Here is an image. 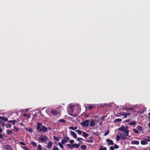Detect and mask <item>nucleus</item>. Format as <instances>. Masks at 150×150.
<instances>
[{
    "mask_svg": "<svg viewBox=\"0 0 150 150\" xmlns=\"http://www.w3.org/2000/svg\"><path fill=\"white\" fill-rule=\"evenodd\" d=\"M37 124L36 129L38 133L46 132L47 130L46 127L42 125V123L40 122H38Z\"/></svg>",
    "mask_w": 150,
    "mask_h": 150,
    "instance_id": "nucleus-1",
    "label": "nucleus"
},
{
    "mask_svg": "<svg viewBox=\"0 0 150 150\" xmlns=\"http://www.w3.org/2000/svg\"><path fill=\"white\" fill-rule=\"evenodd\" d=\"M39 140L40 141L41 143H45L47 140L49 139L46 136L42 135L41 136L38 138Z\"/></svg>",
    "mask_w": 150,
    "mask_h": 150,
    "instance_id": "nucleus-2",
    "label": "nucleus"
},
{
    "mask_svg": "<svg viewBox=\"0 0 150 150\" xmlns=\"http://www.w3.org/2000/svg\"><path fill=\"white\" fill-rule=\"evenodd\" d=\"M71 110L72 112L69 115H70L73 117H76L78 115V114L80 113V111L81 110V108H79V107H77V111L76 113H74L73 112L74 110L72 108H71Z\"/></svg>",
    "mask_w": 150,
    "mask_h": 150,
    "instance_id": "nucleus-3",
    "label": "nucleus"
},
{
    "mask_svg": "<svg viewBox=\"0 0 150 150\" xmlns=\"http://www.w3.org/2000/svg\"><path fill=\"white\" fill-rule=\"evenodd\" d=\"M90 121V120L88 119L81 122L80 124L83 127H87L89 124Z\"/></svg>",
    "mask_w": 150,
    "mask_h": 150,
    "instance_id": "nucleus-4",
    "label": "nucleus"
},
{
    "mask_svg": "<svg viewBox=\"0 0 150 150\" xmlns=\"http://www.w3.org/2000/svg\"><path fill=\"white\" fill-rule=\"evenodd\" d=\"M150 142V139H144L142 140L141 142V144L142 145H144L148 144V142Z\"/></svg>",
    "mask_w": 150,
    "mask_h": 150,
    "instance_id": "nucleus-5",
    "label": "nucleus"
},
{
    "mask_svg": "<svg viewBox=\"0 0 150 150\" xmlns=\"http://www.w3.org/2000/svg\"><path fill=\"white\" fill-rule=\"evenodd\" d=\"M106 142L108 143V145H112L114 144L113 141L110 139H107L106 140Z\"/></svg>",
    "mask_w": 150,
    "mask_h": 150,
    "instance_id": "nucleus-6",
    "label": "nucleus"
},
{
    "mask_svg": "<svg viewBox=\"0 0 150 150\" xmlns=\"http://www.w3.org/2000/svg\"><path fill=\"white\" fill-rule=\"evenodd\" d=\"M13 131H15V130L14 129H12V130H7L6 131L7 135H10L13 134Z\"/></svg>",
    "mask_w": 150,
    "mask_h": 150,
    "instance_id": "nucleus-7",
    "label": "nucleus"
},
{
    "mask_svg": "<svg viewBox=\"0 0 150 150\" xmlns=\"http://www.w3.org/2000/svg\"><path fill=\"white\" fill-rule=\"evenodd\" d=\"M126 129H125V127L123 125H122L118 129V130H120L122 132H123Z\"/></svg>",
    "mask_w": 150,
    "mask_h": 150,
    "instance_id": "nucleus-8",
    "label": "nucleus"
},
{
    "mask_svg": "<svg viewBox=\"0 0 150 150\" xmlns=\"http://www.w3.org/2000/svg\"><path fill=\"white\" fill-rule=\"evenodd\" d=\"M4 148L5 149L7 150H13L11 146L9 145H7L4 146Z\"/></svg>",
    "mask_w": 150,
    "mask_h": 150,
    "instance_id": "nucleus-9",
    "label": "nucleus"
},
{
    "mask_svg": "<svg viewBox=\"0 0 150 150\" xmlns=\"http://www.w3.org/2000/svg\"><path fill=\"white\" fill-rule=\"evenodd\" d=\"M51 113L53 115H55L58 114V111L55 110H52L51 111Z\"/></svg>",
    "mask_w": 150,
    "mask_h": 150,
    "instance_id": "nucleus-10",
    "label": "nucleus"
},
{
    "mask_svg": "<svg viewBox=\"0 0 150 150\" xmlns=\"http://www.w3.org/2000/svg\"><path fill=\"white\" fill-rule=\"evenodd\" d=\"M123 132H124V135L125 136H129V130L128 129H126Z\"/></svg>",
    "mask_w": 150,
    "mask_h": 150,
    "instance_id": "nucleus-11",
    "label": "nucleus"
},
{
    "mask_svg": "<svg viewBox=\"0 0 150 150\" xmlns=\"http://www.w3.org/2000/svg\"><path fill=\"white\" fill-rule=\"evenodd\" d=\"M95 125V122L94 120H93L92 119L91 120L90 123V126L91 127H93Z\"/></svg>",
    "mask_w": 150,
    "mask_h": 150,
    "instance_id": "nucleus-12",
    "label": "nucleus"
},
{
    "mask_svg": "<svg viewBox=\"0 0 150 150\" xmlns=\"http://www.w3.org/2000/svg\"><path fill=\"white\" fill-rule=\"evenodd\" d=\"M89 140H86V142L92 143L93 142V136H91L90 137H89Z\"/></svg>",
    "mask_w": 150,
    "mask_h": 150,
    "instance_id": "nucleus-13",
    "label": "nucleus"
},
{
    "mask_svg": "<svg viewBox=\"0 0 150 150\" xmlns=\"http://www.w3.org/2000/svg\"><path fill=\"white\" fill-rule=\"evenodd\" d=\"M70 133L75 139H76V138L77 135L75 132L73 131H71Z\"/></svg>",
    "mask_w": 150,
    "mask_h": 150,
    "instance_id": "nucleus-14",
    "label": "nucleus"
},
{
    "mask_svg": "<svg viewBox=\"0 0 150 150\" xmlns=\"http://www.w3.org/2000/svg\"><path fill=\"white\" fill-rule=\"evenodd\" d=\"M131 144H132L138 145L139 144V141H138L133 140L132 141Z\"/></svg>",
    "mask_w": 150,
    "mask_h": 150,
    "instance_id": "nucleus-15",
    "label": "nucleus"
},
{
    "mask_svg": "<svg viewBox=\"0 0 150 150\" xmlns=\"http://www.w3.org/2000/svg\"><path fill=\"white\" fill-rule=\"evenodd\" d=\"M52 145V142H49L47 144V145L46 146V147L47 148H49Z\"/></svg>",
    "mask_w": 150,
    "mask_h": 150,
    "instance_id": "nucleus-16",
    "label": "nucleus"
},
{
    "mask_svg": "<svg viewBox=\"0 0 150 150\" xmlns=\"http://www.w3.org/2000/svg\"><path fill=\"white\" fill-rule=\"evenodd\" d=\"M83 133V136L84 137H86L89 136V134H88L84 132H82Z\"/></svg>",
    "mask_w": 150,
    "mask_h": 150,
    "instance_id": "nucleus-17",
    "label": "nucleus"
},
{
    "mask_svg": "<svg viewBox=\"0 0 150 150\" xmlns=\"http://www.w3.org/2000/svg\"><path fill=\"white\" fill-rule=\"evenodd\" d=\"M95 107V105L93 104L90 105L88 106V109L89 110L94 108Z\"/></svg>",
    "mask_w": 150,
    "mask_h": 150,
    "instance_id": "nucleus-18",
    "label": "nucleus"
},
{
    "mask_svg": "<svg viewBox=\"0 0 150 150\" xmlns=\"http://www.w3.org/2000/svg\"><path fill=\"white\" fill-rule=\"evenodd\" d=\"M16 121L15 120H10L8 121V122L12 123L13 125H14L15 124V122Z\"/></svg>",
    "mask_w": 150,
    "mask_h": 150,
    "instance_id": "nucleus-19",
    "label": "nucleus"
},
{
    "mask_svg": "<svg viewBox=\"0 0 150 150\" xmlns=\"http://www.w3.org/2000/svg\"><path fill=\"white\" fill-rule=\"evenodd\" d=\"M67 146L70 148L72 149H73L74 147V144H68L67 145Z\"/></svg>",
    "mask_w": 150,
    "mask_h": 150,
    "instance_id": "nucleus-20",
    "label": "nucleus"
},
{
    "mask_svg": "<svg viewBox=\"0 0 150 150\" xmlns=\"http://www.w3.org/2000/svg\"><path fill=\"white\" fill-rule=\"evenodd\" d=\"M69 128L72 130H75L77 129V127L76 126L74 127H69Z\"/></svg>",
    "mask_w": 150,
    "mask_h": 150,
    "instance_id": "nucleus-21",
    "label": "nucleus"
},
{
    "mask_svg": "<svg viewBox=\"0 0 150 150\" xmlns=\"http://www.w3.org/2000/svg\"><path fill=\"white\" fill-rule=\"evenodd\" d=\"M33 146H34L35 147H36L37 146V143L35 142H31L30 143Z\"/></svg>",
    "mask_w": 150,
    "mask_h": 150,
    "instance_id": "nucleus-22",
    "label": "nucleus"
},
{
    "mask_svg": "<svg viewBox=\"0 0 150 150\" xmlns=\"http://www.w3.org/2000/svg\"><path fill=\"white\" fill-rule=\"evenodd\" d=\"M86 147V146L85 145H81V148L83 150H85Z\"/></svg>",
    "mask_w": 150,
    "mask_h": 150,
    "instance_id": "nucleus-23",
    "label": "nucleus"
},
{
    "mask_svg": "<svg viewBox=\"0 0 150 150\" xmlns=\"http://www.w3.org/2000/svg\"><path fill=\"white\" fill-rule=\"evenodd\" d=\"M0 119L5 121H7L8 120V118L6 117H4L0 116Z\"/></svg>",
    "mask_w": 150,
    "mask_h": 150,
    "instance_id": "nucleus-24",
    "label": "nucleus"
},
{
    "mask_svg": "<svg viewBox=\"0 0 150 150\" xmlns=\"http://www.w3.org/2000/svg\"><path fill=\"white\" fill-rule=\"evenodd\" d=\"M37 150H42V149L41 145L40 144H38V148L37 149Z\"/></svg>",
    "mask_w": 150,
    "mask_h": 150,
    "instance_id": "nucleus-25",
    "label": "nucleus"
},
{
    "mask_svg": "<svg viewBox=\"0 0 150 150\" xmlns=\"http://www.w3.org/2000/svg\"><path fill=\"white\" fill-rule=\"evenodd\" d=\"M136 125V122L135 121L129 123V125Z\"/></svg>",
    "mask_w": 150,
    "mask_h": 150,
    "instance_id": "nucleus-26",
    "label": "nucleus"
},
{
    "mask_svg": "<svg viewBox=\"0 0 150 150\" xmlns=\"http://www.w3.org/2000/svg\"><path fill=\"white\" fill-rule=\"evenodd\" d=\"M122 121V119L120 118H118L116 119L114 121V122H121Z\"/></svg>",
    "mask_w": 150,
    "mask_h": 150,
    "instance_id": "nucleus-27",
    "label": "nucleus"
},
{
    "mask_svg": "<svg viewBox=\"0 0 150 150\" xmlns=\"http://www.w3.org/2000/svg\"><path fill=\"white\" fill-rule=\"evenodd\" d=\"M99 150H107L106 148L105 147H103L102 146H101Z\"/></svg>",
    "mask_w": 150,
    "mask_h": 150,
    "instance_id": "nucleus-28",
    "label": "nucleus"
},
{
    "mask_svg": "<svg viewBox=\"0 0 150 150\" xmlns=\"http://www.w3.org/2000/svg\"><path fill=\"white\" fill-rule=\"evenodd\" d=\"M26 130L29 132H31L33 131V129H32L29 128L26 129Z\"/></svg>",
    "mask_w": 150,
    "mask_h": 150,
    "instance_id": "nucleus-29",
    "label": "nucleus"
},
{
    "mask_svg": "<svg viewBox=\"0 0 150 150\" xmlns=\"http://www.w3.org/2000/svg\"><path fill=\"white\" fill-rule=\"evenodd\" d=\"M74 144V147H75L76 148H78L80 146L79 144Z\"/></svg>",
    "mask_w": 150,
    "mask_h": 150,
    "instance_id": "nucleus-30",
    "label": "nucleus"
},
{
    "mask_svg": "<svg viewBox=\"0 0 150 150\" xmlns=\"http://www.w3.org/2000/svg\"><path fill=\"white\" fill-rule=\"evenodd\" d=\"M75 132H77V133L79 135L82 134V131L79 130H75Z\"/></svg>",
    "mask_w": 150,
    "mask_h": 150,
    "instance_id": "nucleus-31",
    "label": "nucleus"
},
{
    "mask_svg": "<svg viewBox=\"0 0 150 150\" xmlns=\"http://www.w3.org/2000/svg\"><path fill=\"white\" fill-rule=\"evenodd\" d=\"M6 126L7 128H11V125L10 124L7 123L6 125Z\"/></svg>",
    "mask_w": 150,
    "mask_h": 150,
    "instance_id": "nucleus-32",
    "label": "nucleus"
},
{
    "mask_svg": "<svg viewBox=\"0 0 150 150\" xmlns=\"http://www.w3.org/2000/svg\"><path fill=\"white\" fill-rule=\"evenodd\" d=\"M52 150H60L55 145H54L53 148Z\"/></svg>",
    "mask_w": 150,
    "mask_h": 150,
    "instance_id": "nucleus-33",
    "label": "nucleus"
},
{
    "mask_svg": "<svg viewBox=\"0 0 150 150\" xmlns=\"http://www.w3.org/2000/svg\"><path fill=\"white\" fill-rule=\"evenodd\" d=\"M63 144H61L60 142L58 143V144L61 148L63 149L64 148V146H63Z\"/></svg>",
    "mask_w": 150,
    "mask_h": 150,
    "instance_id": "nucleus-34",
    "label": "nucleus"
},
{
    "mask_svg": "<svg viewBox=\"0 0 150 150\" xmlns=\"http://www.w3.org/2000/svg\"><path fill=\"white\" fill-rule=\"evenodd\" d=\"M120 138L121 137L119 135H117L116 136V139L117 141H119L120 139Z\"/></svg>",
    "mask_w": 150,
    "mask_h": 150,
    "instance_id": "nucleus-35",
    "label": "nucleus"
},
{
    "mask_svg": "<svg viewBox=\"0 0 150 150\" xmlns=\"http://www.w3.org/2000/svg\"><path fill=\"white\" fill-rule=\"evenodd\" d=\"M67 141L65 139H62L61 141V142L62 144H64L65 143L67 142Z\"/></svg>",
    "mask_w": 150,
    "mask_h": 150,
    "instance_id": "nucleus-36",
    "label": "nucleus"
},
{
    "mask_svg": "<svg viewBox=\"0 0 150 150\" xmlns=\"http://www.w3.org/2000/svg\"><path fill=\"white\" fill-rule=\"evenodd\" d=\"M80 140H84L81 138H80V137H78L77 138V140L79 141L80 142H82L80 141Z\"/></svg>",
    "mask_w": 150,
    "mask_h": 150,
    "instance_id": "nucleus-37",
    "label": "nucleus"
},
{
    "mask_svg": "<svg viewBox=\"0 0 150 150\" xmlns=\"http://www.w3.org/2000/svg\"><path fill=\"white\" fill-rule=\"evenodd\" d=\"M132 130L135 134H138L139 132V131L138 130L136 129H133Z\"/></svg>",
    "mask_w": 150,
    "mask_h": 150,
    "instance_id": "nucleus-38",
    "label": "nucleus"
},
{
    "mask_svg": "<svg viewBox=\"0 0 150 150\" xmlns=\"http://www.w3.org/2000/svg\"><path fill=\"white\" fill-rule=\"evenodd\" d=\"M58 121L59 122H63L64 123H65L66 122L65 120H64L63 119H60Z\"/></svg>",
    "mask_w": 150,
    "mask_h": 150,
    "instance_id": "nucleus-39",
    "label": "nucleus"
},
{
    "mask_svg": "<svg viewBox=\"0 0 150 150\" xmlns=\"http://www.w3.org/2000/svg\"><path fill=\"white\" fill-rule=\"evenodd\" d=\"M109 133V130H108V131H106V132H105L104 134V135L105 136H106L107 135H108V134Z\"/></svg>",
    "mask_w": 150,
    "mask_h": 150,
    "instance_id": "nucleus-40",
    "label": "nucleus"
},
{
    "mask_svg": "<svg viewBox=\"0 0 150 150\" xmlns=\"http://www.w3.org/2000/svg\"><path fill=\"white\" fill-rule=\"evenodd\" d=\"M133 108H127V107H125V109H124V110H133Z\"/></svg>",
    "mask_w": 150,
    "mask_h": 150,
    "instance_id": "nucleus-41",
    "label": "nucleus"
},
{
    "mask_svg": "<svg viewBox=\"0 0 150 150\" xmlns=\"http://www.w3.org/2000/svg\"><path fill=\"white\" fill-rule=\"evenodd\" d=\"M53 138L56 141H59V139L58 138L56 137V136H53Z\"/></svg>",
    "mask_w": 150,
    "mask_h": 150,
    "instance_id": "nucleus-42",
    "label": "nucleus"
},
{
    "mask_svg": "<svg viewBox=\"0 0 150 150\" xmlns=\"http://www.w3.org/2000/svg\"><path fill=\"white\" fill-rule=\"evenodd\" d=\"M142 127L140 126H137V129L140 131L142 130Z\"/></svg>",
    "mask_w": 150,
    "mask_h": 150,
    "instance_id": "nucleus-43",
    "label": "nucleus"
},
{
    "mask_svg": "<svg viewBox=\"0 0 150 150\" xmlns=\"http://www.w3.org/2000/svg\"><path fill=\"white\" fill-rule=\"evenodd\" d=\"M24 150H29L28 148L26 146H23L22 147Z\"/></svg>",
    "mask_w": 150,
    "mask_h": 150,
    "instance_id": "nucleus-44",
    "label": "nucleus"
},
{
    "mask_svg": "<svg viewBox=\"0 0 150 150\" xmlns=\"http://www.w3.org/2000/svg\"><path fill=\"white\" fill-rule=\"evenodd\" d=\"M119 147V146L118 145L115 144L114 145V148L115 149H117Z\"/></svg>",
    "mask_w": 150,
    "mask_h": 150,
    "instance_id": "nucleus-45",
    "label": "nucleus"
},
{
    "mask_svg": "<svg viewBox=\"0 0 150 150\" xmlns=\"http://www.w3.org/2000/svg\"><path fill=\"white\" fill-rule=\"evenodd\" d=\"M4 123L3 121L0 120V124L2 125L3 126H4Z\"/></svg>",
    "mask_w": 150,
    "mask_h": 150,
    "instance_id": "nucleus-46",
    "label": "nucleus"
},
{
    "mask_svg": "<svg viewBox=\"0 0 150 150\" xmlns=\"http://www.w3.org/2000/svg\"><path fill=\"white\" fill-rule=\"evenodd\" d=\"M63 138L64 139H65V140L66 139V140H69L70 139L69 137H63Z\"/></svg>",
    "mask_w": 150,
    "mask_h": 150,
    "instance_id": "nucleus-47",
    "label": "nucleus"
},
{
    "mask_svg": "<svg viewBox=\"0 0 150 150\" xmlns=\"http://www.w3.org/2000/svg\"><path fill=\"white\" fill-rule=\"evenodd\" d=\"M19 144H21V145H26L25 144V143H24V142H20Z\"/></svg>",
    "mask_w": 150,
    "mask_h": 150,
    "instance_id": "nucleus-48",
    "label": "nucleus"
},
{
    "mask_svg": "<svg viewBox=\"0 0 150 150\" xmlns=\"http://www.w3.org/2000/svg\"><path fill=\"white\" fill-rule=\"evenodd\" d=\"M46 128H47V130H46V132H48L47 131V129H48L50 131H51V128L50 127H46Z\"/></svg>",
    "mask_w": 150,
    "mask_h": 150,
    "instance_id": "nucleus-49",
    "label": "nucleus"
},
{
    "mask_svg": "<svg viewBox=\"0 0 150 150\" xmlns=\"http://www.w3.org/2000/svg\"><path fill=\"white\" fill-rule=\"evenodd\" d=\"M122 115L123 116H124L125 118H126L127 117V116L126 114H125V113L124 112L123 113V114H122Z\"/></svg>",
    "mask_w": 150,
    "mask_h": 150,
    "instance_id": "nucleus-50",
    "label": "nucleus"
},
{
    "mask_svg": "<svg viewBox=\"0 0 150 150\" xmlns=\"http://www.w3.org/2000/svg\"><path fill=\"white\" fill-rule=\"evenodd\" d=\"M74 141L73 140H71L69 141V142L71 144H73L74 143Z\"/></svg>",
    "mask_w": 150,
    "mask_h": 150,
    "instance_id": "nucleus-51",
    "label": "nucleus"
},
{
    "mask_svg": "<svg viewBox=\"0 0 150 150\" xmlns=\"http://www.w3.org/2000/svg\"><path fill=\"white\" fill-rule=\"evenodd\" d=\"M110 150H114V147L112 146H111L110 147Z\"/></svg>",
    "mask_w": 150,
    "mask_h": 150,
    "instance_id": "nucleus-52",
    "label": "nucleus"
},
{
    "mask_svg": "<svg viewBox=\"0 0 150 150\" xmlns=\"http://www.w3.org/2000/svg\"><path fill=\"white\" fill-rule=\"evenodd\" d=\"M125 114H126L127 116H129L131 115V114L129 112L125 113Z\"/></svg>",
    "mask_w": 150,
    "mask_h": 150,
    "instance_id": "nucleus-53",
    "label": "nucleus"
},
{
    "mask_svg": "<svg viewBox=\"0 0 150 150\" xmlns=\"http://www.w3.org/2000/svg\"><path fill=\"white\" fill-rule=\"evenodd\" d=\"M106 117V116H104L102 117L101 118V120H103V119Z\"/></svg>",
    "mask_w": 150,
    "mask_h": 150,
    "instance_id": "nucleus-54",
    "label": "nucleus"
},
{
    "mask_svg": "<svg viewBox=\"0 0 150 150\" xmlns=\"http://www.w3.org/2000/svg\"><path fill=\"white\" fill-rule=\"evenodd\" d=\"M28 118H30V116L29 115H28V114H27V115H26V116Z\"/></svg>",
    "mask_w": 150,
    "mask_h": 150,
    "instance_id": "nucleus-55",
    "label": "nucleus"
},
{
    "mask_svg": "<svg viewBox=\"0 0 150 150\" xmlns=\"http://www.w3.org/2000/svg\"><path fill=\"white\" fill-rule=\"evenodd\" d=\"M3 135L1 134H0V139L3 138Z\"/></svg>",
    "mask_w": 150,
    "mask_h": 150,
    "instance_id": "nucleus-56",
    "label": "nucleus"
},
{
    "mask_svg": "<svg viewBox=\"0 0 150 150\" xmlns=\"http://www.w3.org/2000/svg\"><path fill=\"white\" fill-rule=\"evenodd\" d=\"M14 128L15 129H16V130H15V131H17L18 130V128H16L15 127H14Z\"/></svg>",
    "mask_w": 150,
    "mask_h": 150,
    "instance_id": "nucleus-57",
    "label": "nucleus"
},
{
    "mask_svg": "<svg viewBox=\"0 0 150 150\" xmlns=\"http://www.w3.org/2000/svg\"><path fill=\"white\" fill-rule=\"evenodd\" d=\"M23 116L24 117H25L26 116V114L25 113H24L23 114Z\"/></svg>",
    "mask_w": 150,
    "mask_h": 150,
    "instance_id": "nucleus-58",
    "label": "nucleus"
},
{
    "mask_svg": "<svg viewBox=\"0 0 150 150\" xmlns=\"http://www.w3.org/2000/svg\"><path fill=\"white\" fill-rule=\"evenodd\" d=\"M148 126L149 127H150V122H149L148 124Z\"/></svg>",
    "mask_w": 150,
    "mask_h": 150,
    "instance_id": "nucleus-59",
    "label": "nucleus"
},
{
    "mask_svg": "<svg viewBox=\"0 0 150 150\" xmlns=\"http://www.w3.org/2000/svg\"><path fill=\"white\" fill-rule=\"evenodd\" d=\"M129 120H126L125 121V122H127Z\"/></svg>",
    "mask_w": 150,
    "mask_h": 150,
    "instance_id": "nucleus-60",
    "label": "nucleus"
},
{
    "mask_svg": "<svg viewBox=\"0 0 150 150\" xmlns=\"http://www.w3.org/2000/svg\"><path fill=\"white\" fill-rule=\"evenodd\" d=\"M100 125H102V122H100Z\"/></svg>",
    "mask_w": 150,
    "mask_h": 150,
    "instance_id": "nucleus-61",
    "label": "nucleus"
},
{
    "mask_svg": "<svg viewBox=\"0 0 150 150\" xmlns=\"http://www.w3.org/2000/svg\"><path fill=\"white\" fill-rule=\"evenodd\" d=\"M122 137L123 138V139H125V138H124V136H122Z\"/></svg>",
    "mask_w": 150,
    "mask_h": 150,
    "instance_id": "nucleus-62",
    "label": "nucleus"
},
{
    "mask_svg": "<svg viewBox=\"0 0 150 150\" xmlns=\"http://www.w3.org/2000/svg\"><path fill=\"white\" fill-rule=\"evenodd\" d=\"M148 119H149V121H150V117H149Z\"/></svg>",
    "mask_w": 150,
    "mask_h": 150,
    "instance_id": "nucleus-63",
    "label": "nucleus"
},
{
    "mask_svg": "<svg viewBox=\"0 0 150 150\" xmlns=\"http://www.w3.org/2000/svg\"><path fill=\"white\" fill-rule=\"evenodd\" d=\"M146 137L148 138H150V137Z\"/></svg>",
    "mask_w": 150,
    "mask_h": 150,
    "instance_id": "nucleus-64",
    "label": "nucleus"
}]
</instances>
